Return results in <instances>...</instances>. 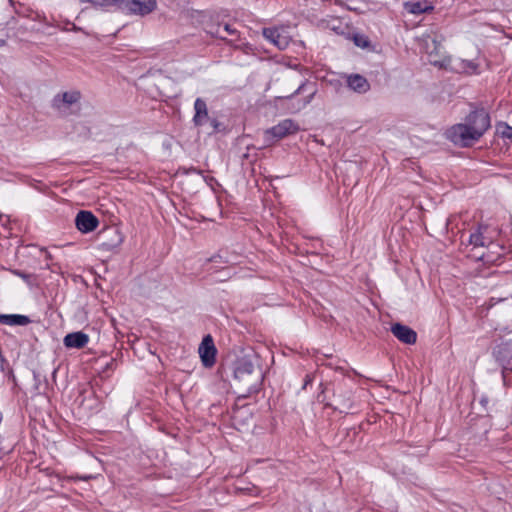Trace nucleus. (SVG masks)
Here are the masks:
<instances>
[{"label": "nucleus", "instance_id": "nucleus-20", "mask_svg": "<svg viewBox=\"0 0 512 512\" xmlns=\"http://www.w3.org/2000/svg\"><path fill=\"white\" fill-rule=\"evenodd\" d=\"M209 262L213 263H221V264H230L231 260L227 256V252L220 250L217 254L213 255L208 259Z\"/></svg>", "mask_w": 512, "mask_h": 512}, {"label": "nucleus", "instance_id": "nucleus-25", "mask_svg": "<svg viewBox=\"0 0 512 512\" xmlns=\"http://www.w3.org/2000/svg\"><path fill=\"white\" fill-rule=\"evenodd\" d=\"M308 85H310V84L307 83V82L302 83L291 95L287 96L286 98L290 99V98H293L296 95H299V94L303 93Z\"/></svg>", "mask_w": 512, "mask_h": 512}, {"label": "nucleus", "instance_id": "nucleus-16", "mask_svg": "<svg viewBox=\"0 0 512 512\" xmlns=\"http://www.w3.org/2000/svg\"><path fill=\"white\" fill-rule=\"evenodd\" d=\"M348 87L359 94L366 93L370 90L368 80L360 74H351L347 77Z\"/></svg>", "mask_w": 512, "mask_h": 512}, {"label": "nucleus", "instance_id": "nucleus-23", "mask_svg": "<svg viewBox=\"0 0 512 512\" xmlns=\"http://www.w3.org/2000/svg\"><path fill=\"white\" fill-rule=\"evenodd\" d=\"M125 2L126 0H100V3H97V5H112L120 11H123Z\"/></svg>", "mask_w": 512, "mask_h": 512}, {"label": "nucleus", "instance_id": "nucleus-28", "mask_svg": "<svg viewBox=\"0 0 512 512\" xmlns=\"http://www.w3.org/2000/svg\"><path fill=\"white\" fill-rule=\"evenodd\" d=\"M14 274L19 276V277H21L22 279H24L26 281H28L30 279V277H31L30 274H27V273H25L23 271H20V270L14 271Z\"/></svg>", "mask_w": 512, "mask_h": 512}, {"label": "nucleus", "instance_id": "nucleus-32", "mask_svg": "<svg viewBox=\"0 0 512 512\" xmlns=\"http://www.w3.org/2000/svg\"><path fill=\"white\" fill-rule=\"evenodd\" d=\"M480 402H481L482 405L485 406L488 403V399L487 398H482Z\"/></svg>", "mask_w": 512, "mask_h": 512}, {"label": "nucleus", "instance_id": "nucleus-6", "mask_svg": "<svg viewBox=\"0 0 512 512\" xmlns=\"http://www.w3.org/2000/svg\"><path fill=\"white\" fill-rule=\"evenodd\" d=\"M334 403H325L327 407L338 410L340 413L347 412L352 408V392L349 389L338 386L333 393Z\"/></svg>", "mask_w": 512, "mask_h": 512}, {"label": "nucleus", "instance_id": "nucleus-27", "mask_svg": "<svg viewBox=\"0 0 512 512\" xmlns=\"http://www.w3.org/2000/svg\"><path fill=\"white\" fill-rule=\"evenodd\" d=\"M260 379H261V374H260V373H257V374H256V377H255L256 382H259V381H260ZM257 391H258V384H257V383H255V384H253V385H251V386L249 387V392H250V393H251V392H257Z\"/></svg>", "mask_w": 512, "mask_h": 512}, {"label": "nucleus", "instance_id": "nucleus-30", "mask_svg": "<svg viewBox=\"0 0 512 512\" xmlns=\"http://www.w3.org/2000/svg\"><path fill=\"white\" fill-rule=\"evenodd\" d=\"M317 399L319 402H325L326 400V396H325V393H324V390H322L318 395H317Z\"/></svg>", "mask_w": 512, "mask_h": 512}, {"label": "nucleus", "instance_id": "nucleus-11", "mask_svg": "<svg viewBox=\"0 0 512 512\" xmlns=\"http://www.w3.org/2000/svg\"><path fill=\"white\" fill-rule=\"evenodd\" d=\"M80 98L81 94L79 91L64 92L54 96L52 106L57 110H61L63 107H69L78 103Z\"/></svg>", "mask_w": 512, "mask_h": 512}, {"label": "nucleus", "instance_id": "nucleus-8", "mask_svg": "<svg viewBox=\"0 0 512 512\" xmlns=\"http://www.w3.org/2000/svg\"><path fill=\"white\" fill-rule=\"evenodd\" d=\"M156 0H126L123 13L145 16L156 8Z\"/></svg>", "mask_w": 512, "mask_h": 512}, {"label": "nucleus", "instance_id": "nucleus-21", "mask_svg": "<svg viewBox=\"0 0 512 512\" xmlns=\"http://www.w3.org/2000/svg\"><path fill=\"white\" fill-rule=\"evenodd\" d=\"M497 132L501 135L502 138H512V127L506 123L499 124L497 127Z\"/></svg>", "mask_w": 512, "mask_h": 512}, {"label": "nucleus", "instance_id": "nucleus-34", "mask_svg": "<svg viewBox=\"0 0 512 512\" xmlns=\"http://www.w3.org/2000/svg\"><path fill=\"white\" fill-rule=\"evenodd\" d=\"M470 67L473 68L474 70L476 69V66L473 64V63H469Z\"/></svg>", "mask_w": 512, "mask_h": 512}, {"label": "nucleus", "instance_id": "nucleus-31", "mask_svg": "<svg viewBox=\"0 0 512 512\" xmlns=\"http://www.w3.org/2000/svg\"><path fill=\"white\" fill-rule=\"evenodd\" d=\"M311 381H312L311 376L310 375H306L302 388L305 389L307 387V385L311 383Z\"/></svg>", "mask_w": 512, "mask_h": 512}, {"label": "nucleus", "instance_id": "nucleus-18", "mask_svg": "<svg viewBox=\"0 0 512 512\" xmlns=\"http://www.w3.org/2000/svg\"><path fill=\"white\" fill-rule=\"evenodd\" d=\"M353 42L359 48L367 49V50H373L374 49V47H373L369 37L364 35V34H360V33L354 34L353 35Z\"/></svg>", "mask_w": 512, "mask_h": 512}, {"label": "nucleus", "instance_id": "nucleus-24", "mask_svg": "<svg viewBox=\"0 0 512 512\" xmlns=\"http://www.w3.org/2000/svg\"><path fill=\"white\" fill-rule=\"evenodd\" d=\"M208 33L215 37V38H219L221 40H226V37L223 35V33L221 32V27L220 26H217L215 28V30H209Z\"/></svg>", "mask_w": 512, "mask_h": 512}, {"label": "nucleus", "instance_id": "nucleus-26", "mask_svg": "<svg viewBox=\"0 0 512 512\" xmlns=\"http://www.w3.org/2000/svg\"><path fill=\"white\" fill-rule=\"evenodd\" d=\"M223 31H225L229 35H236L238 32L235 28H233L230 24H225L223 26Z\"/></svg>", "mask_w": 512, "mask_h": 512}, {"label": "nucleus", "instance_id": "nucleus-33", "mask_svg": "<svg viewBox=\"0 0 512 512\" xmlns=\"http://www.w3.org/2000/svg\"><path fill=\"white\" fill-rule=\"evenodd\" d=\"M5 44H6V41H5V40L0 39V47H1V46H4Z\"/></svg>", "mask_w": 512, "mask_h": 512}, {"label": "nucleus", "instance_id": "nucleus-12", "mask_svg": "<svg viewBox=\"0 0 512 512\" xmlns=\"http://www.w3.org/2000/svg\"><path fill=\"white\" fill-rule=\"evenodd\" d=\"M194 116H193V124L196 127H202L206 123H208L209 120V112L207 103L202 98H196L194 102Z\"/></svg>", "mask_w": 512, "mask_h": 512}, {"label": "nucleus", "instance_id": "nucleus-2", "mask_svg": "<svg viewBox=\"0 0 512 512\" xmlns=\"http://www.w3.org/2000/svg\"><path fill=\"white\" fill-rule=\"evenodd\" d=\"M98 240L101 251L112 252L122 244L124 237L117 227L109 226L99 232Z\"/></svg>", "mask_w": 512, "mask_h": 512}, {"label": "nucleus", "instance_id": "nucleus-7", "mask_svg": "<svg viewBox=\"0 0 512 512\" xmlns=\"http://www.w3.org/2000/svg\"><path fill=\"white\" fill-rule=\"evenodd\" d=\"M198 350L203 366L212 367L216 361L217 349L211 335L204 336Z\"/></svg>", "mask_w": 512, "mask_h": 512}, {"label": "nucleus", "instance_id": "nucleus-19", "mask_svg": "<svg viewBox=\"0 0 512 512\" xmlns=\"http://www.w3.org/2000/svg\"><path fill=\"white\" fill-rule=\"evenodd\" d=\"M469 243L472 244L474 247L485 246V237L481 232V227H479L478 230L475 231L474 233H471L469 237Z\"/></svg>", "mask_w": 512, "mask_h": 512}, {"label": "nucleus", "instance_id": "nucleus-3", "mask_svg": "<svg viewBox=\"0 0 512 512\" xmlns=\"http://www.w3.org/2000/svg\"><path fill=\"white\" fill-rule=\"evenodd\" d=\"M493 356L502 367V376L505 379L512 371V341L503 340L493 348Z\"/></svg>", "mask_w": 512, "mask_h": 512}, {"label": "nucleus", "instance_id": "nucleus-22", "mask_svg": "<svg viewBox=\"0 0 512 512\" xmlns=\"http://www.w3.org/2000/svg\"><path fill=\"white\" fill-rule=\"evenodd\" d=\"M209 125L211 127V131L208 134H216L224 129L223 124L218 121L216 118H209Z\"/></svg>", "mask_w": 512, "mask_h": 512}, {"label": "nucleus", "instance_id": "nucleus-17", "mask_svg": "<svg viewBox=\"0 0 512 512\" xmlns=\"http://www.w3.org/2000/svg\"><path fill=\"white\" fill-rule=\"evenodd\" d=\"M0 323L9 326H25L31 323L28 316L19 314H1Z\"/></svg>", "mask_w": 512, "mask_h": 512}, {"label": "nucleus", "instance_id": "nucleus-10", "mask_svg": "<svg viewBox=\"0 0 512 512\" xmlns=\"http://www.w3.org/2000/svg\"><path fill=\"white\" fill-rule=\"evenodd\" d=\"M391 332L399 341L404 344L412 345L417 341V333L412 328L404 324H392Z\"/></svg>", "mask_w": 512, "mask_h": 512}, {"label": "nucleus", "instance_id": "nucleus-4", "mask_svg": "<svg viewBox=\"0 0 512 512\" xmlns=\"http://www.w3.org/2000/svg\"><path fill=\"white\" fill-rule=\"evenodd\" d=\"M299 131V125L292 119H284L266 130L267 140H280Z\"/></svg>", "mask_w": 512, "mask_h": 512}, {"label": "nucleus", "instance_id": "nucleus-1", "mask_svg": "<svg viewBox=\"0 0 512 512\" xmlns=\"http://www.w3.org/2000/svg\"><path fill=\"white\" fill-rule=\"evenodd\" d=\"M490 127V116L484 109H475L465 118V123L452 126L447 137L456 145L469 147L478 141Z\"/></svg>", "mask_w": 512, "mask_h": 512}, {"label": "nucleus", "instance_id": "nucleus-5", "mask_svg": "<svg viewBox=\"0 0 512 512\" xmlns=\"http://www.w3.org/2000/svg\"><path fill=\"white\" fill-rule=\"evenodd\" d=\"M254 374L255 366L249 356L239 357L233 362V376L235 379L250 382Z\"/></svg>", "mask_w": 512, "mask_h": 512}, {"label": "nucleus", "instance_id": "nucleus-14", "mask_svg": "<svg viewBox=\"0 0 512 512\" xmlns=\"http://www.w3.org/2000/svg\"><path fill=\"white\" fill-rule=\"evenodd\" d=\"M263 36L281 50L286 49L289 45L288 37L282 35L276 28H264Z\"/></svg>", "mask_w": 512, "mask_h": 512}, {"label": "nucleus", "instance_id": "nucleus-13", "mask_svg": "<svg viewBox=\"0 0 512 512\" xmlns=\"http://www.w3.org/2000/svg\"><path fill=\"white\" fill-rule=\"evenodd\" d=\"M88 341H89L88 335L82 331L69 333L63 339V343H64L65 347L77 348V349H81V348L85 347L87 345Z\"/></svg>", "mask_w": 512, "mask_h": 512}, {"label": "nucleus", "instance_id": "nucleus-15", "mask_svg": "<svg viewBox=\"0 0 512 512\" xmlns=\"http://www.w3.org/2000/svg\"><path fill=\"white\" fill-rule=\"evenodd\" d=\"M403 8L406 12L414 15H421L423 13H430L434 10L433 5L428 1H406L403 3Z\"/></svg>", "mask_w": 512, "mask_h": 512}, {"label": "nucleus", "instance_id": "nucleus-29", "mask_svg": "<svg viewBox=\"0 0 512 512\" xmlns=\"http://www.w3.org/2000/svg\"><path fill=\"white\" fill-rule=\"evenodd\" d=\"M315 93H316V90L313 89L310 92V94L304 99L303 106H306L307 104H309L311 102V100L313 99Z\"/></svg>", "mask_w": 512, "mask_h": 512}, {"label": "nucleus", "instance_id": "nucleus-9", "mask_svg": "<svg viewBox=\"0 0 512 512\" xmlns=\"http://www.w3.org/2000/svg\"><path fill=\"white\" fill-rule=\"evenodd\" d=\"M98 224V218L91 211L80 210L75 217L76 228L82 233L94 231Z\"/></svg>", "mask_w": 512, "mask_h": 512}]
</instances>
